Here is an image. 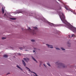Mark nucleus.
Here are the masks:
<instances>
[{"instance_id": "nucleus-28", "label": "nucleus", "mask_w": 76, "mask_h": 76, "mask_svg": "<svg viewBox=\"0 0 76 76\" xmlns=\"http://www.w3.org/2000/svg\"><path fill=\"white\" fill-rule=\"evenodd\" d=\"M33 52H34H34H35V50H33Z\"/></svg>"}, {"instance_id": "nucleus-12", "label": "nucleus", "mask_w": 76, "mask_h": 76, "mask_svg": "<svg viewBox=\"0 0 76 76\" xmlns=\"http://www.w3.org/2000/svg\"><path fill=\"white\" fill-rule=\"evenodd\" d=\"M3 57H5V58H6V57H8V56L7 55H4Z\"/></svg>"}, {"instance_id": "nucleus-10", "label": "nucleus", "mask_w": 76, "mask_h": 76, "mask_svg": "<svg viewBox=\"0 0 76 76\" xmlns=\"http://www.w3.org/2000/svg\"><path fill=\"white\" fill-rule=\"evenodd\" d=\"M2 12H3V13H4V10L3 9V8L2 9Z\"/></svg>"}, {"instance_id": "nucleus-25", "label": "nucleus", "mask_w": 76, "mask_h": 76, "mask_svg": "<svg viewBox=\"0 0 76 76\" xmlns=\"http://www.w3.org/2000/svg\"><path fill=\"white\" fill-rule=\"evenodd\" d=\"M9 74H10V73H8L7 74V75H9Z\"/></svg>"}, {"instance_id": "nucleus-31", "label": "nucleus", "mask_w": 76, "mask_h": 76, "mask_svg": "<svg viewBox=\"0 0 76 76\" xmlns=\"http://www.w3.org/2000/svg\"><path fill=\"white\" fill-rule=\"evenodd\" d=\"M40 63H42V62L40 61Z\"/></svg>"}, {"instance_id": "nucleus-20", "label": "nucleus", "mask_w": 76, "mask_h": 76, "mask_svg": "<svg viewBox=\"0 0 76 76\" xmlns=\"http://www.w3.org/2000/svg\"><path fill=\"white\" fill-rule=\"evenodd\" d=\"M47 64H48V66H50V64L47 63Z\"/></svg>"}, {"instance_id": "nucleus-6", "label": "nucleus", "mask_w": 76, "mask_h": 76, "mask_svg": "<svg viewBox=\"0 0 76 76\" xmlns=\"http://www.w3.org/2000/svg\"><path fill=\"white\" fill-rule=\"evenodd\" d=\"M22 62L24 66H26V63H25V61H23V60H22Z\"/></svg>"}, {"instance_id": "nucleus-16", "label": "nucleus", "mask_w": 76, "mask_h": 76, "mask_svg": "<svg viewBox=\"0 0 76 76\" xmlns=\"http://www.w3.org/2000/svg\"><path fill=\"white\" fill-rule=\"evenodd\" d=\"M6 38L4 37H3L1 38L2 39H6Z\"/></svg>"}, {"instance_id": "nucleus-22", "label": "nucleus", "mask_w": 76, "mask_h": 76, "mask_svg": "<svg viewBox=\"0 0 76 76\" xmlns=\"http://www.w3.org/2000/svg\"><path fill=\"white\" fill-rule=\"evenodd\" d=\"M74 15H76V13L75 12H74Z\"/></svg>"}, {"instance_id": "nucleus-9", "label": "nucleus", "mask_w": 76, "mask_h": 76, "mask_svg": "<svg viewBox=\"0 0 76 76\" xmlns=\"http://www.w3.org/2000/svg\"><path fill=\"white\" fill-rule=\"evenodd\" d=\"M17 67H18V68H19V69H20V70H23L22 69V68H20V67L19 66L17 65Z\"/></svg>"}, {"instance_id": "nucleus-8", "label": "nucleus", "mask_w": 76, "mask_h": 76, "mask_svg": "<svg viewBox=\"0 0 76 76\" xmlns=\"http://www.w3.org/2000/svg\"><path fill=\"white\" fill-rule=\"evenodd\" d=\"M17 13L19 14V13H23V12L20 11L18 10L17 12Z\"/></svg>"}, {"instance_id": "nucleus-27", "label": "nucleus", "mask_w": 76, "mask_h": 76, "mask_svg": "<svg viewBox=\"0 0 76 76\" xmlns=\"http://www.w3.org/2000/svg\"><path fill=\"white\" fill-rule=\"evenodd\" d=\"M44 65L45 67V64H44Z\"/></svg>"}, {"instance_id": "nucleus-19", "label": "nucleus", "mask_w": 76, "mask_h": 76, "mask_svg": "<svg viewBox=\"0 0 76 76\" xmlns=\"http://www.w3.org/2000/svg\"><path fill=\"white\" fill-rule=\"evenodd\" d=\"M61 49L62 50H65V49H64L63 48H61Z\"/></svg>"}, {"instance_id": "nucleus-34", "label": "nucleus", "mask_w": 76, "mask_h": 76, "mask_svg": "<svg viewBox=\"0 0 76 76\" xmlns=\"http://www.w3.org/2000/svg\"><path fill=\"white\" fill-rule=\"evenodd\" d=\"M22 29L23 31V29Z\"/></svg>"}, {"instance_id": "nucleus-30", "label": "nucleus", "mask_w": 76, "mask_h": 76, "mask_svg": "<svg viewBox=\"0 0 76 76\" xmlns=\"http://www.w3.org/2000/svg\"><path fill=\"white\" fill-rule=\"evenodd\" d=\"M43 19H44V20H45V18H44Z\"/></svg>"}, {"instance_id": "nucleus-26", "label": "nucleus", "mask_w": 76, "mask_h": 76, "mask_svg": "<svg viewBox=\"0 0 76 76\" xmlns=\"http://www.w3.org/2000/svg\"><path fill=\"white\" fill-rule=\"evenodd\" d=\"M57 63H58V62H56V64H57Z\"/></svg>"}, {"instance_id": "nucleus-1", "label": "nucleus", "mask_w": 76, "mask_h": 76, "mask_svg": "<svg viewBox=\"0 0 76 76\" xmlns=\"http://www.w3.org/2000/svg\"><path fill=\"white\" fill-rule=\"evenodd\" d=\"M62 15L63 17H60V18L62 22L65 24V27H66V28H69L70 30L73 32L75 31V28H74L73 26H70L69 23L67 21H66V18L64 17V14L62 13Z\"/></svg>"}, {"instance_id": "nucleus-24", "label": "nucleus", "mask_w": 76, "mask_h": 76, "mask_svg": "<svg viewBox=\"0 0 76 76\" xmlns=\"http://www.w3.org/2000/svg\"><path fill=\"white\" fill-rule=\"evenodd\" d=\"M67 43L68 44H70V43H69V42H67Z\"/></svg>"}, {"instance_id": "nucleus-21", "label": "nucleus", "mask_w": 76, "mask_h": 76, "mask_svg": "<svg viewBox=\"0 0 76 76\" xmlns=\"http://www.w3.org/2000/svg\"><path fill=\"white\" fill-rule=\"evenodd\" d=\"M4 16H6V13H5L4 15Z\"/></svg>"}, {"instance_id": "nucleus-18", "label": "nucleus", "mask_w": 76, "mask_h": 76, "mask_svg": "<svg viewBox=\"0 0 76 76\" xmlns=\"http://www.w3.org/2000/svg\"><path fill=\"white\" fill-rule=\"evenodd\" d=\"M31 41H32V42H35V40H34V39H32L31 40Z\"/></svg>"}, {"instance_id": "nucleus-4", "label": "nucleus", "mask_w": 76, "mask_h": 76, "mask_svg": "<svg viewBox=\"0 0 76 76\" xmlns=\"http://www.w3.org/2000/svg\"><path fill=\"white\" fill-rule=\"evenodd\" d=\"M23 60L25 61H26V62H28V61H29V59L26 58H23Z\"/></svg>"}, {"instance_id": "nucleus-2", "label": "nucleus", "mask_w": 76, "mask_h": 76, "mask_svg": "<svg viewBox=\"0 0 76 76\" xmlns=\"http://www.w3.org/2000/svg\"><path fill=\"white\" fill-rule=\"evenodd\" d=\"M34 30L33 31H32V29H30V28H29L28 30V31H29L32 33V34H33V35H34L35 34V31H37L38 30V28L36 27H34Z\"/></svg>"}, {"instance_id": "nucleus-14", "label": "nucleus", "mask_w": 76, "mask_h": 76, "mask_svg": "<svg viewBox=\"0 0 76 76\" xmlns=\"http://www.w3.org/2000/svg\"><path fill=\"white\" fill-rule=\"evenodd\" d=\"M10 19H12V20H15L16 19L15 18H10Z\"/></svg>"}, {"instance_id": "nucleus-35", "label": "nucleus", "mask_w": 76, "mask_h": 76, "mask_svg": "<svg viewBox=\"0 0 76 76\" xmlns=\"http://www.w3.org/2000/svg\"><path fill=\"white\" fill-rule=\"evenodd\" d=\"M25 51H27V50H26Z\"/></svg>"}, {"instance_id": "nucleus-3", "label": "nucleus", "mask_w": 76, "mask_h": 76, "mask_svg": "<svg viewBox=\"0 0 76 76\" xmlns=\"http://www.w3.org/2000/svg\"><path fill=\"white\" fill-rule=\"evenodd\" d=\"M58 64L60 66H61L62 67H65V65H64V64H63L59 63H58Z\"/></svg>"}, {"instance_id": "nucleus-13", "label": "nucleus", "mask_w": 76, "mask_h": 76, "mask_svg": "<svg viewBox=\"0 0 76 76\" xmlns=\"http://www.w3.org/2000/svg\"><path fill=\"white\" fill-rule=\"evenodd\" d=\"M26 69H28V71L30 72H31V70H30V69H29V68H28L26 66Z\"/></svg>"}, {"instance_id": "nucleus-5", "label": "nucleus", "mask_w": 76, "mask_h": 76, "mask_svg": "<svg viewBox=\"0 0 76 76\" xmlns=\"http://www.w3.org/2000/svg\"><path fill=\"white\" fill-rule=\"evenodd\" d=\"M46 45H48L49 48H53V46L51 45H49L47 44H46Z\"/></svg>"}, {"instance_id": "nucleus-33", "label": "nucleus", "mask_w": 76, "mask_h": 76, "mask_svg": "<svg viewBox=\"0 0 76 76\" xmlns=\"http://www.w3.org/2000/svg\"><path fill=\"white\" fill-rule=\"evenodd\" d=\"M42 20L44 22V20Z\"/></svg>"}, {"instance_id": "nucleus-11", "label": "nucleus", "mask_w": 76, "mask_h": 76, "mask_svg": "<svg viewBox=\"0 0 76 76\" xmlns=\"http://www.w3.org/2000/svg\"><path fill=\"white\" fill-rule=\"evenodd\" d=\"M32 59H33V60H34V61H36V63H37V61L36 60H35V58H34V57H33V56H32Z\"/></svg>"}, {"instance_id": "nucleus-23", "label": "nucleus", "mask_w": 76, "mask_h": 76, "mask_svg": "<svg viewBox=\"0 0 76 76\" xmlns=\"http://www.w3.org/2000/svg\"><path fill=\"white\" fill-rule=\"evenodd\" d=\"M56 49H57V50H59L58 48H56Z\"/></svg>"}, {"instance_id": "nucleus-15", "label": "nucleus", "mask_w": 76, "mask_h": 76, "mask_svg": "<svg viewBox=\"0 0 76 76\" xmlns=\"http://www.w3.org/2000/svg\"><path fill=\"white\" fill-rule=\"evenodd\" d=\"M71 37H75V35L74 34H72Z\"/></svg>"}, {"instance_id": "nucleus-32", "label": "nucleus", "mask_w": 76, "mask_h": 76, "mask_svg": "<svg viewBox=\"0 0 76 76\" xmlns=\"http://www.w3.org/2000/svg\"><path fill=\"white\" fill-rule=\"evenodd\" d=\"M69 37H70V35H69Z\"/></svg>"}, {"instance_id": "nucleus-17", "label": "nucleus", "mask_w": 76, "mask_h": 76, "mask_svg": "<svg viewBox=\"0 0 76 76\" xmlns=\"http://www.w3.org/2000/svg\"><path fill=\"white\" fill-rule=\"evenodd\" d=\"M19 48L20 49V50H23V48Z\"/></svg>"}, {"instance_id": "nucleus-29", "label": "nucleus", "mask_w": 76, "mask_h": 76, "mask_svg": "<svg viewBox=\"0 0 76 76\" xmlns=\"http://www.w3.org/2000/svg\"><path fill=\"white\" fill-rule=\"evenodd\" d=\"M18 54H19V55H20V53H19Z\"/></svg>"}, {"instance_id": "nucleus-7", "label": "nucleus", "mask_w": 76, "mask_h": 76, "mask_svg": "<svg viewBox=\"0 0 76 76\" xmlns=\"http://www.w3.org/2000/svg\"><path fill=\"white\" fill-rule=\"evenodd\" d=\"M49 24L51 26H55V25L53 23H49Z\"/></svg>"}]
</instances>
